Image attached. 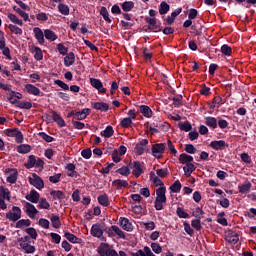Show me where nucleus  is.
I'll use <instances>...</instances> for the list:
<instances>
[{
  "mask_svg": "<svg viewBox=\"0 0 256 256\" xmlns=\"http://www.w3.org/2000/svg\"><path fill=\"white\" fill-rule=\"evenodd\" d=\"M4 133L7 135V137H15L17 143H23V133H21L19 129H7L4 131Z\"/></svg>",
  "mask_w": 256,
  "mask_h": 256,
  "instance_id": "obj_1",
  "label": "nucleus"
},
{
  "mask_svg": "<svg viewBox=\"0 0 256 256\" xmlns=\"http://www.w3.org/2000/svg\"><path fill=\"white\" fill-rule=\"evenodd\" d=\"M21 217V208L17 206L12 207V211H9L6 213V219H9V221H19V218Z\"/></svg>",
  "mask_w": 256,
  "mask_h": 256,
  "instance_id": "obj_2",
  "label": "nucleus"
},
{
  "mask_svg": "<svg viewBox=\"0 0 256 256\" xmlns=\"http://www.w3.org/2000/svg\"><path fill=\"white\" fill-rule=\"evenodd\" d=\"M163 153H165V144L159 143L152 146V155L156 157V159H161Z\"/></svg>",
  "mask_w": 256,
  "mask_h": 256,
  "instance_id": "obj_3",
  "label": "nucleus"
},
{
  "mask_svg": "<svg viewBox=\"0 0 256 256\" xmlns=\"http://www.w3.org/2000/svg\"><path fill=\"white\" fill-rule=\"evenodd\" d=\"M29 183L30 185H33V187H36V189H43L45 187L43 179H41L37 174H34L29 178Z\"/></svg>",
  "mask_w": 256,
  "mask_h": 256,
  "instance_id": "obj_4",
  "label": "nucleus"
},
{
  "mask_svg": "<svg viewBox=\"0 0 256 256\" xmlns=\"http://www.w3.org/2000/svg\"><path fill=\"white\" fill-rule=\"evenodd\" d=\"M90 85H92V87H94V89H97V91H99V93H107V89H105L103 87V83L99 79L90 78Z\"/></svg>",
  "mask_w": 256,
  "mask_h": 256,
  "instance_id": "obj_5",
  "label": "nucleus"
},
{
  "mask_svg": "<svg viewBox=\"0 0 256 256\" xmlns=\"http://www.w3.org/2000/svg\"><path fill=\"white\" fill-rule=\"evenodd\" d=\"M225 241H227V243H231L232 245H236V243L239 242V234L234 231H228L225 236Z\"/></svg>",
  "mask_w": 256,
  "mask_h": 256,
  "instance_id": "obj_6",
  "label": "nucleus"
},
{
  "mask_svg": "<svg viewBox=\"0 0 256 256\" xmlns=\"http://www.w3.org/2000/svg\"><path fill=\"white\" fill-rule=\"evenodd\" d=\"M148 144H149V141L147 139L141 140L138 144H136L135 153L137 155H141L142 153H145V149Z\"/></svg>",
  "mask_w": 256,
  "mask_h": 256,
  "instance_id": "obj_7",
  "label": "nucleus"
},
{
  "mask_svg": "<svg viewBox=\"0 0 256 256\" xmlns=\"http://www.w3.org/2000/svg\"><path fill=\"white\" fill-rule=\"evenodd\" d=\"M20 247L25 251V253H35V247L31 246L28 242L23 241V238L18 239Z\"/></svg>",
  "mask_w": 256,
  "mask_h": 256,
  "instance_id": "obj_8",
  "label": "nucleus"
},
{
  "mask_svg": "<svg viewBox=\"0 0 256 256\" xmlns=\"http://www.w3.org/2000/svg\"><path fill=\"white\" fill-rule=\"evenodd\" d=\"M131 165L133 169V175H135V177L143 175V168H141V162L134 161L133 163L129 164V167H131Z\"/></svg>",
  "mask_w": 256,
  "mask_h": 256,
  "instance_id": "obj_9",
  "label": "nucleus"
},
{
  "mask_svg": "<svg viewBox=\"0 0 256 256\" xmlns=\"http://www.w3.org/2000/svg\"><path fill=\"white\" fill-rule=\"evenodd\" d=\"M26 213H27L28 217L33 219L35 217V215H37V213H39V211L37 210V208H35V206L33 204L26 202Z\"/></svg>",
  "mask_w": 256,
  "mask_h": 256,
  "instance_id": "obj_10",
  "label": "nucleus"
},
{
  "mask_svg": "<svg viewBox=\"0 0 256 256\" xmlns=\"http://www.w3.org/2000/svg\"><path fill=\"white\" fill-rule=\"evenodd\" d=\"M33 31L38 43H40V45H43V43H45V34H43V30H41V28L39 27H36L33 29Z\"/></svg>",
  "mask_w": 256,
  "mask_h": 256,
  "instance_id": "obj_11",
  "label": "nucleus"
},
{
  "mask_svg": "<svg viewBox=\"0 0 256 256\" xmlns=\"http://www.w3.org/2000/svg\"><path fill=\"white\" fill-rule=\"evenodd\" d=\"M91 113V109L84 108L82 111L76 112L74 119H77V121H83V119H87V115Z\"/></svg>",
  "mask_w": 256,
  "mask_h": 256,
  "instance_id": "obj_12",
  "label": "nucleus"
},
{
  "mask_svg": "<svg viewBox=\"0 0 256 256\" xmlns=\"http://www.w3.org/2000/svg\"><path fill=\"white\" fill-rule=\"evenodd\" d=\"M165 187H160L156 190V201H162L164 203H167V196H165Z\"/></svg>",
  "mask_w": 256,
  "mask_h": 256,
  "instance_id": "obj_13",
  "label": "nucleus"
},
{
  "mask_svg": "<svg viewBox=\"0 0 256 256\" xmlns=\"http://www.w3.org/2000/svg\"><path fill=\"white\" fill-rule=\"evenodd\" d=\"M210 147H212V149H215L216 151H219L223 149V147H229V144L225 143V141L223 140L212 141L210 143Z\"/></svg>",
  "mask_w": 256,
  "mask_h": 256,
  "instance_id": "obj_14",
  "label": "nucleus"
},
{
  "mask_svg": "<svg viewBox=\"0 0 256 256\" xmlns=\"http://www.w3.org/2000/svg\"><path fill=\"white\" fill-rule=\"evenodd\" d=\"M91 235L93 237H102L103 236V230L101 229V224H94L91 228Z\"/></svg>",
  "mask_w": 256,
  "mask_h": 256,
  "instance_id": "obj_15",
  "label": "nucleus"
},
{
  "mask_svg": "<svg viewBox=\"0 0 256 256\" xmlns=\"http://www.w3.org/2000/svg\"><path fill=\"white\" fill-rule=\"evenodd\" d=\"M40 195L36 190L30 191V194L26 195L27 201H31V203H39Z\"/></svg>",
  "mask_w": 256,
  "mask_h": 256,
  "instance_id": "obj_16",
  "label": "nucleus"
},
{
  "mask_svg": "<svg viewBox=\"0 0 256 256\" xmlns=\"http://www.w3.org/2000/svg\"><path fill=\"white\" fill-rule=\"evenodd\" d=\"M75 63V53L69 52L64 58V65L66 67H71Z\"/></svg>",
  "mask_w": 256,
  "mask_h": 256,
  "instance_id": "obj_17",
  "label": "nucleus"
},
{
  "mask_svg": "<svg viewBox=\"0 0 256 256\" xmlns=\"http://www.w3.org/2000/svg\"><path fill=\"white\" fill-rule=\"evenodd\" d=\"M120 226L122 227V229H124V231H133V225L131 224V222H129V219L127 218H121Z\"/></svg>",
  "mask_w": 256,
  "mask_h": 256,
  "instance_id": "obj_18",
  "label": "nucleus"
},
{
  "mask_svg": "<svg viewBox=\"0 0 256 256\" xmlns=\"http://www.w3.org/2000/svg\"><path fill=\"white\" fill-rule=\"evenodd\" d=\"M52 119L55 121V123H57V125H59V127H65V120H63L61 115H59L57 112L52 111Z\"/></svg>",
  "mask_w": 256,
  "mask_h": 256,
  "instance_id": "obj_19",
  "label": "nucleus"
},
{
  "mask_svg": "<svg viewBox=\"0 0 256 256\" xmlns=\"http://www.w3.org/2000/svg\"><path fill=\"white\" fill-rule=\"evenodd\" d=\"M110 247H109V244H105V243H102L98 249H97V252L100 256H107L109 251H110Z\"/></svg>",
  "mask_w": 256,
  "mask_h": 256,
  "instance_id": "obj_20",
  "label": "nucleus"
},
{
  "mask_svg": "<svg viewBox=\"0 0 256 256\" xmlns=\"http://www.w3.org/2000/svg\"><path fill=\"white\" fill-rule=\"evenodd\" d=\"M195 169H197V167L195 165H193V163L186 164L183 167L184 175L186 177H191V174L193 173V171H195Z\"/></svg>",
  "mask_w": 256,
  "mask_h": 256,
  "instance_id": "obj_21",
  "label": "nucleus"
},
{
  "mask_svg": "<svg viewBox=\"0 0 256 256\" xmlns=\"http://www.w3.org/2000/svg\"><path fill=\"white\" fill-rule=\"evenodd\" d=\"M93 108L96 109V111H109V104L105 102H95L93 104Z\"/></svg>",
  "mask_w": 256,
  "mask_h": 256,
  "instance_id": "obj_22",
  "label": "nucleus"
},
{
  "mask_svg": "<svg viewBox=\"0 0 256 256\" xmlns=\"http://www.w3.org/2000/svg\"><path fill=\"white\" fill-rule=\"evenodd\" d=\"M65 239H67L70 243H78L81 244L82 240L81 238H78L77 236H75L74 234H71L69 232H66L64 234Z\"/></svg>",
  "mask_w": 256,
  "mask_h": 256,
  "instance_id": "obj_23",
  "label": "nucleus"
},
{
  "mask_svg": "<svg viewBox=\"0 0 256 256\" xmlns=\"http://www.w3.org/2000/svg\"><path fill=\"white\" fill-rule=\"evenodd\" d=\"M178 160L180 161V163H182L183 165H188V163H193V156L191 155H187V154H181L178 158Z\"/></svg>",
  "mask_w": 256,
  "mask_h": 256,
  "instance_id": "obj_24",
  "label": "nucleus"
},
{
  "mask_svg": "<svg viewBox=\"0 0 256 256\" xmlns=\"http://www.w3.org/2000/svg\"><path fill=\"white\" fill-rule=\"evenodd\" d=\"M25 89L30 93V95H39L41 93V90L39 88L35 87L33 84H26Z\"/></svg>",
  "mask_w": 256,
  "mask_h": 256,
  "instance_id": "obj_25",
  "label": "nucleus"
},
{
  "mask_svg": "<svg viewBox=\"0 0 256 256\" xmlns=\"http://www.w3.org/2000/svg\"><path fill=\"white\" fill-rule=\"evenodd\" d=\"M114 133L115 131L113 130V126H107L106 129L100 133V135L106 139H109V137H113Z\"/></svg>",
  "mask_w": 256,
  "mask_h": 256,
  "instance_id": "obj_26",
  "label": "nucleus"
},
{
  "mask_svg": "<svg viewBox=\"0 0 256 256\" xmlns=\"http://www.w3.org/2000/svg\"><path fill=\"white\" fill-rule=\"evenodd\" d=\"M50 221L54 229H59V227H61V220L59 219V216L52 214Z\"/></svg>",
  "mask_w": 256,
  "mask_h": 256,
  "instance_id": "obj_27",
  "label": "nucleus"
},
{
  "mask_svg": "<svg viewBox=\"0 0 256 256\" xmlns=\"http://www.w3.org/2000/svg\"><path fill=\"white\" fill-rule=\"evenodd\" d=\"M139 109L140 113H142L144 117H151V115H153V111L151 110V108H149V106L142 105L139 107Z\"/></svg>",
  "mask_w": 256,
  "mask_h": 256,
  "instance_id": "obj_28",
  "label": "nucleus"
},
{
  "mask_svg": "<svg viewBox=\"0 0 256 256\" xmlns=\"http://www.w3.org/2000/svg\"><path fill=\"white\" fill-rule=\"evenodd\" d=\"M44 37L45 39H48V41H56L57 34H55V32H53L52 30L46 29L44 31Z\"/></svg>",
  "mask_w": 256,
  "mask_h": 256,
  "instance_id": "obj_29",
  "label": "nucleus"
},
{
  "mask_svg": "<svg viewBox=\"0 0 256 256\" xmlns=\"http://www.w3.org/2000/svg\"><path fill=\"white\" fill-rule=\"evenodd\" d=\"M239 193L245 194L251 191V182H246L238 187Z\"/></svg>",
  "mask_w": 256,
  "mask_h": 256,
  "instance_id": "obj_30",
  "label": "nucleus"
},
{
  "mask_svg": "<svg viewBox=\"0 0 256 256\" xmlns=\"http://www.w3.org/2000/svg\"><path fill=\"white\" fill-rule=\"evenodd\" d=\"M50 195L53 197V199H65V193L61 190H53L50 192Z\"/></svg>",
  "mask_w": 256,
  "mask_h": 256,
  "instance_id": "obj_31",
  "label": "nucleus"
},
{
  "mask_svg": "<svg viewBox=\"0 0 256 256\" xmlns=\"http://www.w3.org/2000/svg\"><path fill=\"white\" fill-rule=\"evenodd\" d=\"M135 7V3L133 1H126L122 4V9L125 13H129Z\"/></svg>",
  "mask_w": 256,
  "mask_h": 256,
  "instance_id": "obj_32",
  "label": "nucleus"
},
{
  "mask_svg": "<svg viewBox=\"0 0 256 256\" xmlns=\"http://www.w3.org/2000/svg\"><path fill=\"white\" fill-rule=\"evenodd\" d=\"M32 52L34 53V58L36 61H41V59H43V51H41V48L34 47L32 48Z\"/></svg>",
  "mask_w": 256,
  "mask_h": 256,
  "instance_id": "obj_33",
  "label": "nucleus"
},
{
  "mask_svg": "<svg viewBox=\"0 0 256 256\" xmlns=\"http://www.w3.org/2000/svg\"><path fill=\"white\" fill-rule=\"evenodd\" d=\"M206 125L212 129H217V119L215 117H206Z\"/></svg>",
  "mask_w": 256,
  "mask_h": 256,
  "instance_id": "obj_34",
  "label": "nucleus"
},
{
  "mask_svg": "<svg viewBox=\"0 0 256 256\" xmlns=\"http://www.w3.org/2000/svg\"><path fill=\"white\" fill-rule=\"evenodd\" d=\"M98 202L100 205H103V207H109V197H107V194L100 195Z\"/></svg>",
  "mask_w": 256,
  "mask_h": 256,
  "instance_id": "obj_35",
  "label": "nucleus"
},
{
  "mask_svg": "<svg viewBox=\"0 0 256 256\" xmlns=\"http://www.w3.org/2000/svg\"><path fill=\"white\" fill-rule=\"evenodd\" d=\"M29 225H31V220L30 219H22V220H19L17 223H16V228L17 229H23V227H29Z\"/></svg>",
  "mask_w": 256,
  "mask_h": 256,
  "instance_id": "obj_36",
  "label": "nucleus"
},
{
  "mask_svg": "<svg viewBox=\"0 0 256 256\" xmlns=\"http://www.w3.org/2000/svg\"><path fill=\"white\" fill-rule=\"evenodd\" d=\"M17 151L18 153H22V154L29 153L31 151V146L28 144H22L17 147Z\"/></svg>",
  "mask_w": 256,
  "mask_h": 256,
  "instance_id": "obj_37",
  "label": "nucleus"
},
{
  "mask_svg": "<svg viewBox=\"0 0 256 256\" xmlns=\"http://www.w3.org/2000/svg\"><path fill=\"white\" fill-rule=\"evenodd\" d=\"M8 19H10L12 23H15V25H20V27L23 26V20H19L15 14L9 13Z\"/></svg>",
  "mask_w": 256,
  "mask_h": 256,
  "instance_id": "obj_38",
  "label": "nucleus"
},
{
  "mask_svg": "<svg viewBox=\"0 0 256 256\" xmlns=\"http://www.w3.org/2000/svg\"><path fill=\"white\" fill-rule=\"evenodd\" d=\"M169 9H170V6L169 4H167V2H161L160 8H159L160 15H166Z\"/></svg>",
  "mask_w": 256,
  "mask_h": 256,
  "instance_id": "obj_39",
  "label": "nucleus"
},
{
  "mask_svg": "<svg viewBox=\"0 0 256 256\" xmlns=\"http://www.w3.org/2000/svg\"><path fill=\"white\" fill-rule=\"evenodd\" d=\"M170 191H172V193H179V191H181V182L176 180L173 185L170 186Z\"/></svg>",
  "mask_w": 256,
  "mask_h": 256,
  "instance_id": "obj_40",
  "label": "nucleus"
},
{
  "mask_svg": "<svg viewBox=\"0 0 256 256\" xmlns=\"http://www.w3.org/2000/svg\"><path fill=\"white\" fill-rule=\"evenodd\" d=\"M112 185H115V187H118L119 189H121V187H128L129 186V182L125 181V180H114L112 182Z\"/></svg>",
  "mask_w": 256,
  "mask_h": 256,
  "instance_id": "obj_41",
  "label": "nucleus"
},
{
  "mask_svg": "<svg viewBox=\"0 0 256 256\" xmlns=\"http://www.w3.org/2000/svg\"><path fill=\"white\" fill-rule=\"evenodd\" d=\"M100 15H102L103 19L107 21V23H111V18H109V11H107L106 7H101Z\"/></svg>",
  "mask_w": 256,
  "mask_h": 256,
  "instance_id": "obj_42",
  "label": "nucleus"
},
{
  "mask_svg": "<svg viewBox=\"0 0 256 256\" xmlns=\"http://www.w3.org/2000/svg\"><path fill=\"white\" fill-rule=\"evenodd\" d=\"M116 173L123 175L124 177H129L131 170H129L128 166H123L122 168L116 170Z\"/></svg>",
  "mask_w": 256,
  "mask_h": 256,
  "instance_id": "obj_43",
  "label": "nucleus"
},
{
  "mask_svg": "<svg viewBox=\"0 0 256 256\" xmlns=\"http://www.w3.org/2000/svg\"><path fill=\"white\" fill-rule=\"evenodd\" d=\"M0 199H7L8 201L11 199V197H9V190L3 188V186H0Z\"/></svg>",
  "mask_w": 256,
  "mask_h": 256,
  "instance_id": "obj_44",
  "label": "nucleus"
},
{
  "mask_svg": "<svg viewBox=\"0 0 256 256\" xmlns=\"http://www.w3.org/2000/svg\"><path fill=\"white\" fill-rule=\"evenodd\" d=\"M179 129H180L181 131H186V132H188V131H191V129H193V127L191 126V123H189V121H186V122H184V123H180V124H179Z\"/></svg>",
  "mask_w": 256,
  "mask_h": 256,
  "instance_id": "obj_45",
  "label": "nucleus"
},
{
  "mask_svg": "<svg viewBox=\"0 0 256 256\" xmlns=\"http://www.w3.org/2000/svg\"><path fill=\"white\" fill-rule=\"evenodd\" d=\"M36 160L37 159H35L34 155H30L29 159H28V162L25 164V167L27 169H32V167H35Z\"/></svg>",
  "mask_w": 256,
  "mask_h": 256,
  "instance_id": "obj_46",
  "label": "nucleus"
},
{
  "mask_svg": "<svg viewBox=\"0 0 256 256\" xmlns=\"http://www.w3.org/2000/svg\"><path fill=\"white\" fill-rule=\"evenodd\" d=\"M16 107H19L20 109H31L33 107V104H31V102L18 101Z\"/></svg>",
  "mask_w": 256,
  "mask_h": 256,
  "instance_id": "obj_47",
  "label": "nucleus"
},
{
  "mask_svg": "<svg viewBox=\"0 0 256 256\" xmlns=\"http://www.w3.org/2000/svg\"><path fill=\"white\" fill-rule=\"evenodd\" d=\"M14 11L20 15L24 19V21H27L29 19V14H27L25 11L21 10L20 8H17V6H14Z\"/></svg>",
  "mask_w": 256,
  "mask_h": 256,
  "instance_id": "obj_48",
  "label": "nucleus"
},
{
  "mask_svg": "<svg viewBox=\"0 0 256 256\" xmlns=\"http://www.w3.org/2000/svg\"><path fill=\"white\" fill-rule=\"evenodd\" d=\"M8 29H10L12 33H15V35H23V30L13 24H10Z\"/></svg>",
  "mask_w": 256,
  "mask_h": 256,
  "instance_id": "obj_49",
  "label": "nucleus"
},
{
  "mask_svg": "<svg viewBox=\"0 0 256 256\" xmlns=\"http://www.w3.org/2000/svg\"><path fill=\"white\" fill-rule=\"evenodd\" d=\"M58 10L62 15H69V6L65 4H59L58 5Z\"/></svg>",
  "mask_w": 256,
  "mask_h": 256,
  "instance_id": "obj_50",
  "label": "nucleus"
},
{
  "mask_svg": "<svg viewBox=\"0 0 256 256\" xmlns=\"http://www.w3.org/2000/svg\"><path fill=\"white\" fill-rule=\"evenodd\" d=\"M221 53H223V55H231V53H233V50L231 49V47H229V45L224 44L221 47Z\"/></svg>",
  "mask_w": 256,
  "mask_h": 256,
  "instance_id": "obj_51",
  "label": "nucleus"
},
{
  "mask_svg": "<svg viewBox=\"0 0 256 256\" xmlns=\"http://www.w3.org/2000/svg\"><path fill=\"white\" fill-rule=\"evenodd\" d=\"M176 213L178 215V217H180V219H188L189 214H187V212L183 211V208L178 207L176 210Z\"/></svg>",
  "mask_w": 256,
  "mask_h": 256,
  "instance_id": "obj_52",
  "label": "nucleus"
},
{
  "mask_svg": "<svg viewBox=\"0 0 256 256\" xmlns=\"http://www.w3.org/2000/svg\"><path fill=\"white\" fill-rule=\"evenodd\" d=\"M112 231L118 235L121 239H125V233L122 232L121 228L119 226H112Z\"/></svg>",
  "mask_w": 256,
  "mask_h": 256,
  "instance_id": "obj_53",
  "label": "nucleus"
},
{
  "mask_svg": "<svg viewBox=\"0 0 256 256\" xmlns=\"http://www.w3.org/2000/svg\"><path fill=\"white\" fill-rule=\"evenodd\" d=\"M205 212H203V209L200 207L196 208V210L192 213L193 217H196V219H203V215Z\"/></svg>",
  "mask_w": 256,
  "mask_h": 256,
  "instance_id": "obj_54",
  "label": "nucleus"
},
{
  "mask_svg": "<svg viewBox=\"0 0 256 256\" xmlns=\"http://www.w3.org/2000/svg\"><path fill=\"white\" fill-rule=\"evenodd\" d=\"M38 207H40V209H49L51 205L47 202V199L41 198Z\"/></svg>",
  "mask_w": 256,
  "mask_h": 256,
  "instance_id": "obj_55",
  "label": "nucleus"
},
{
  "mask_svg": "<svg viewBox=\"0 0 256 256\" xmlns=\"http://www.w3.org/2000/svg\"><path fill=\"white\" fill-rule=\"evenodd\" d=\"M132 123H133V120L131 118H124L122 119L120 125L121 127H124L125 129H127L128 127H130Z\"/></svg>",
  "mask_w": 256,
  "mask_h": 256,
  "instance_id": "obj_56",
  "label": "nucleus"
},
{
  "mask_svg": "<svg viewBox=\"0 0 256 256\" xmlns=\"http://www.w3.org/2000/svg\"><path fill=\"white\" fill-rule=\"evenodd\" d=\"M191 225L196 231H201V220L200 219H194L191 222Z\"/></svg>",
  "mask_w": 256,
  "mask_h": 256,
  "instance_id": "obj_57",
  "label": "nucleus"
},
{
  "mask_svg": "<svg viewBox=\"0 0 256 256\" xmlns=\"http://www.w3.org/2000/svg\"><path fill=\"white\" fill-rule=\"evenodd\" d=\"M91 155H93V152H91L90 148L84 149L81 152V156L84 159H91Z\"/></svg>",
  "mask_w": 256,
  "mask_h": 256,
  "instance_id": "obj_58",
  "label": "nucleus"
},
{
  "mask_svg": "<svg viewBox=\"0 0 256 256\" xmlns=\"http://www.w3.org/2000/svg\"><path fill=\"white\" fill-rule=\"evenodd\" d=\"M185 151H186V153H190V155H194V153H196L197 149H195V146H193V144H186Z\"/></svg>",
  "mask_w": 256,
  "mask_h": 256,
  "instance_id": "obj_59",
  "label": "nucleus"
},
{
  "mask_svg": "<svg viewBox=\"0 0 256 256\" xmlns=\"http://www.w3.org/2000/svg\"><path fill=\"white\" fill-rule=\"evenodd\" d=\"M57 49H58L60 55H67V51H69V49L61 43L57 45Z\"/></svg>",
  "mask_w": 256,
  "mask_h": 256,
  "instance_id": "obj_60",
  "label": "nucleus"
},
{
  "mask_svg": "<svg viewBox=\"0 0 256 256\" xmlns=\"http://www.w3.org/2000/svg\"><path fill=\"white\" fill-rule=\"evenodd\" d=\"M50 183H59L61 181V173L55 174L54 176L49 177Z\"/></svg>",
  "mask_w": 256,
  "mask_h": 256,
  "instance_id": "obj_61",
  "label": "nucleus"
},
{
  "mask_svg": "<svg viewBox=\"0 0 256 256\" xmlns=\"http://www.w3.org/2000/svg\"><path fill=\"white\" fill-rule=\"evenodd\" d=\"M151 249H152V251H154L157 255H159V253H161V251H162L161 246H160L159 244L155 243V242L151 244Z\"/></svg>",
  "mask_w": 256,
  "mask_h": 256,
  "instance_id": "obj_62",
  "label": "nucleus"
},
{
  "mask_svg": "<svg viewBox=\"0 0 256 256\" xmlns=\"http://www.w3.org/2000/svg\"><path fill=\"white\" fill-rule=\"evenodd\" d=\"M26 233L33 239H37V230H35V228H27Z\"/></svg>",
  "mask_w": 256,
  "mask_h": 256,
  "instance_id": "obj_63",
  "label": "nucleus"
},
{
  "mask_svg": "<svg viewBox=\"0 0 256 256\" xmlns=\"http://www.w3.org/2000/svg\"><path fill=\"white\" fill-rule=\"evenodd\" d=\"M17 172L12 173L10 176L7 177L8 183H16L17 182Z\"/></svg>",
  "mask_w": 256,
  "mask_h": 256,
  "instance_id": "obj_64",
  "label": "nucleus"
}]
</instances>
